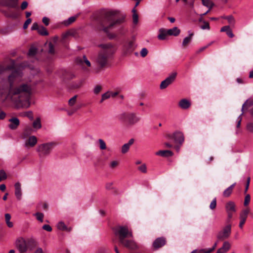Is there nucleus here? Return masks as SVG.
Here are the masks:
<instances>
[{
	"instance_id": "obj_54",
	"label": "nucleus",
	"mask_w": 253,
	"mask_h": 253,
	"mask_svg": "<svg viewBox=\"0 0 253 253\" xmlns=\"http://www.w3.org/2000/svg\"><path fill=\"white\" fill-rule=\"evenodd\" d=\"M31 19L28 18L27 19V20L25 22L24 25H23V29H26L27 28L28 25L31 23Z\"/></svg>"
},
{
	"instance_id": "obj_59",
	"label": "nucleus",
	"mask_w": 253,
	"mask_h": 253,
	"mask_svg": "<svg viewBox=\"0 0 253 253\" xmlns=\"http://www.w3.org/2000/svg\"><path fill=\"white\" fill-rule=\"evenodd\" d=\"M42 21L45 26H48L49 24V19L46 17H43Z\"/></svg>"
},
{
	"instance_id": "obj_24",
	"label": "nucleus",
	"mask_w": 253,
	"mask_h": 253,
	"mask_svg": "<svg viewBox=\"0 0 253 253\" xmlns=\"http://www.w3.org/2000/svg\"><path fill=\"white\" fill-rule=\"evenodd\" d=\"M231 245L228 242H224L221 248H219L216 253H225L230 248Z\"/></svg>"
},
{
	"instance_id": "obj_1",
	"label": "nucleus",
	"mask_w": 253,
	"mask_h": 253,
	"mask_svg": "<svg viewBox=\"0 0 253 253\" xmlns=\"http://www.w3.org/2000/svg\"><path fill=\"white\" fill-rule=\"evenodd\" d=\"M22 77V73L19 70L12 72L0 87V101L4 102L9 100L14 103H20L29 99L31 86L26 84L16 85Z\"/></svg>"
},
{
	"instance_id": "obj_56",
	"label": "nucleus",
	"mask_w": 253,
	"mask_h": 253,
	"mask_svg": "<svg viewBox=\"0 0 253 253\" xmlns=\"http://www.w3.org/2000/svg\"><path fill=\"white\" fill-rule=\"evenodd\" d=\"M37 52V49L35 47H32L29 49V54L30 55H34Z\"/></svg>"
},
{
	"instance_id": "obj_7",
	"label": "nucleus",
	"mask_w": 253,
	"mask_h": 253,
	"mask_svg": "<svg viewBox=\"0 0 253 253\" xmlns=\"http://www.w3.org/2000/svg\"><path fill=\"white\" fill-rule=\"evenodd\" d=\"M15 246L20 253H25L28 249V246L26 240L22 237L16 239Z\"/></svg>"
},
{
	"instance_id": "obj_25",
	"label": "nucleus",
	"mask_w": 253,
	"mask_h": 253,
	"mask_svg": "<svg viewBox=\"0 0 253 253\" xmlns=\"http://www.w3.org/2000/svg\"><path fill=\"white\" fill-rule=\"evenodd\" d=\"M180 33V30L177 27H174L167 30V33L169 36H177Z\"/></svg>"
},
{
	"instance_id": "obj_44",
	"label": "nucleus",
	"mask_w": 253,
	"mask_h": 253,
	"mask_svg": "<svg viewBox=\"0 0 253 253\" xmlns=\"http://www.w3.org/2000/svg\"><path fill=\"white\" fill-rule=\"evenodd\" d=\"M7 178L6 174L3 170H0V182Z\"/></svg>"
},
{
	"instance_id": "obj_61",
	"label": "nucleus",
	"mask_w": 253,
	"mask_h": 253,
	"mask_svg": "<svg viewBox=\"0 0 253 253\" xmlns=\"http://www.w3.org/2000/svg\"><path fill=\"white\" fill-rule=\"evenodd\" d=\"M28 2L26 1H23L22 4H21V8L22 10H24L25 9H26L28 6Z\"/></svg>"
},
{
	"instance_id": "obj_13",
	"label": "nucleus",
	"mask_w": 253,
	"mask_h": 253,
	"mask_svg": "<svg viewBox=\"0 0 253 253\" xmlns=\"http://www.w3.org/2000/svg\"><path fill=\"white\" fill-rule=\"evenodd\" d=\"M231 234V226L227 225L222 230L219 232L217 238L219 240H223L227 238Z\"/></svg>"
},
{
	"instance_id": "obj_48",
	"label": "nucleus",
	"mask_w": 253,
	"mask_h": 253,
	"mask_svg": "<svg viewBox=\"0 0 253 253\" xmlns=\"http://www.w3.org/2000/svg\"><path fill=\"white\" fill-rule=\"evenodd\" d=\"M212 42L209 43L208 44H207V45L206 46H204L203 47H202L201 48H200L197 51H196V53L197 54H199V53H200L201 52H202L204 50H205L206 48H207L209 46H210L211 44H212Z\"/></svg>"
},
{
	"instance_id": "obj_63",
	"label": "nucleus",
	"mask_w": 253,
	"mask_h": 253,
	"mask_svg": "<svg viewBox=\"0 0 253 253\" xmlns=\"http://www.w3.org/2000/svg\"><path fill=\"white\" fill-rule=\"evenodd\" d=\"M237 82L239 84H243L244 83V81L243 79L241 78H238L236 79Z\"/></svg>"
},
{
	"instance_id": "obj_58",
	"label": "nucleus",
	"mask_w": 253,
	"mask_h": 253,
	"mask_svg": "<svg viewBox=\"0 0 253 253\" xmlns=\"http://www.w3.org/2000/svg\"><path fill=\"white\" fill-rule=\"evenodd\" d=\"M42 229L46 231H47L48 232H50L52 231L51 227L50 225H47V224H45V225H43Z\"/></svg>"
},
{
	"instance_id": "obj_17",
	"label": "nucleus",
	"mask_w": 253,
	"mask_h": 253,
	"mask_svg": "<svg viewBox=\"0 0 253 253\" xmlns=\"http://www.w3.org/2000/svg\"><path fill=\"white\" fill-rule=\"evenodd\" d=\"M37 142L38 140L35 136H31L26 141L25 146L26 147H33L36 145Z\"/></svg>"
},
{
	"instance_id": "obj_37",
	"label": "nucleus",
	"mask_w": 253,
	"mask_h": 253,
	"mask_svg": "<svg viewBox=\"0 0 253 253\" xmlns=\"http://www.w3.org/2000/svg\"><path fill=\"white\" fill-rule=\"evenodd\" d=\"M203 4L210 8H211L213 6V3L210 0H202Z\"/></svg>"
},
{
	"instance_id": "obj_19",
	"label": "nucleus",
	"mask_w": 253,
	"mask_h": 253,
	"mask_svg": "<svg viewBox=\"0 0 253 253\" xmlns=\"http://www.w3.org/2000/svg\"><path fill=\"white\" fill-rule=\"evenodd\" d=\"M191 105V102L187 99H182L178 103L179 107L184 110L188 109Z\"/></svg>"
},
{
	"instance_id": "obj_12",
	"label": "nucleus",
	"mask_w": 253,
	"mask_h": 253,
	"mask_svg": "<svg viewBox=\"0 0 253 253\" xmlns=\"http://www.w3.org/2000/svg\"><path fill=\"white\" fill-rule=\"evenodd\" d=\"M125 247L131 250H136L139 249V246L133 240L125 239L120 242Z\"/></svg>"
},
{
	"instance_id": "obj_50",
	"label": "nucleus",
	"mask_w": 253,
	"mask_h": 253,
	"mask_svg": "<svg viewBox=\"0 0 253 253\" xmlns=\"http://www.w3.org/2000/svg\"><path fill=\"white\" fill-rule=\"evenodd\" d=\"M48 52L51 54L54 53V46L51 42L48 44Z\"/></svg>"
},
{
	"instance_id": "obj_53",
	"label": "nucleus",
	"mask_w": 253,
	"mask_h": 253,
	"mask_svg": "<svg viewBox=\"0 0 253 253\" xmlns=\"http://www.w3.org/2000/svg\"><path fill=\"white\" fill-rule=\"evenodd\" d=\"M148 54V50L146 48H143L140 51V55L142 57H145Z\"/></svg>"
},
{
	"instance_id": "obj_36",
	"label": "nucleus",
	"mask_w": 253,
	"mask_h": 253,
	"mask_svg": "<svg viewBox=\"0 0 253 253\" xmlns=\"http://www.w3.org/2000/svg\"><path fill=\"white\" fill-rule=\"evenodd\" d=\"M134 42L133 41H129L125 45V48L127 51H130L133 50L134 47Z\"/></svg>"
},
{
	"instance_id": "obj_27",
	"label": "nucleus",
	"mask_w": 253,
	"mask_h": 253,
	"mask_svg": "<svg viewBox=\"0 0 253 253\" xmlns=\"http://www.w3.org/2000/svg\"><path fill=\"white\" fill-rule=\"evenodd\" d=\"M18 0H4V5L6 6L15 8L17 6Z\"/></svg>"
},
{
	"instance_id": "obj_6",
	"label": "nucleus",
	"mask_w": 253,
	"mask_h": 253,
	"mask_svg": "<svg viewBox=\"0 0 253 253\" xmlns=\"http://www.w3.org/2000/svg\"><path fill=\"white\" fill-rule=\"evenodd\" d=\"M54 146V143H46L40 145L37 148L39 156L43 157L49 155Z\"/></svg>"
},
{
	"instance_id": "obj_23",
	"label": "nucleus",
	"mask_w": 253,
	"mask_h": 253,
	"mask_svg": "<svg viewBox=\"0 0 253 253\" xmlns=\"http://www.w3.org/2000/svg\"><path fill=\"white\" fill-rule=\"evenodd\" d=\"M15 195L18 200H20L22 196V192L21 188V184L19 182H16L15 185Z\"/></svg>"
},
{
	"instance_id": "obj_11",
	"label": "nucleus",
	"mask_w": 253,
	"mask_h": 253,
	"mask_svg": "<svg viewBox=\"0 0 253 253\" xmlns=\"http://www.w3.org/2000/svg\"><path fill=\"white\" fill-rule=\"evenodd\" d=\"M176 76V73H172L169 76L167 77L165 80L163 81L160 85L161 89L167 88L169 85L171 84L175 80Z\"/></svg>"
},
{
	"instance_id": "obj_47",
	"label": "nucleus",
	"mask_w": 253,
	"mask_h": 253,
	"mask_svg": "<svg viewBox=\"0 0 253 253\" xmlns=\"http://www.w3.org/2000/svg\"><path fill=\"white\" fill-rule=\"evenodd\" d=\"M32 129L31 127H27L24 132L23 133V138H25L26 136H28V133H30L32 131Z\"/></svg>"
},
{
	"instance_id": "obj_38",
	"label": "nucleus",
	"mask_w": 253,
	"mask_h": 253,
	"mask_svg": "<svg viewBox=\"0 0 253 253\" xmlns=\"http://www.w3.org/2000/svg\"><path fill=\"white\" fill-rule=\"evenodd\" d=\"M111 92L108 91L102 95V98L100 102H103L105 100L111 97Z\"/></svg>"
},
{
	"instance_id": "obj_43",
	"label": "nucleus",
	"mask_w": 253,
	"mask_h": 253,
	"mask_svg": "<svg viewBox=\"0 0 253 253\" xmlns=\"http://www.w3.org/2000/svg\"><path fill=\"white\" fill-rule=\"evenodd\" d=\"M101 89H102V87L101 85H95L94 88V89H93V92L94 94H97L101 91Z\"/></svg>"
},
{
	"instance_id": "obj_22",
	"label": "nucleus",
	"mask_w": 253,
	"mask_h": 253,
	"mask_svg": "<svg viewBox=\"0 0 253 253\" xmlns=\"http://www.w3.org/2000/svg\"><path fill=\"white\" fill-rule=\"evenodd\" d=\"M10 124L9 125V127L11 129H16L19 125V120L17 118H12L9 119Z\"/></svg>"
},
{
	"instance_id": "obj_64",
	"label": "nucleus",
	"mask_w": 253,
	"mask_h": 253,
	"mask_svg": "<svg viewBox=\"0 0 253 253\" xmlns=\"http://www.w3.org/2000/svg\"><path fill=\"white\" fill-rule=\"evenodd\" d=\"M6 116V114L3 112V111H1L0 112V119L1 120H3L5 118Z\"/></svg>"
},
{
	"instance_id": "obj_15",
	"label": "nucleus",
	"mask_w": 253,
	"mask_h": 253,
	"mask_svg": "<svg viewBox=\"0 0 253 253\" xmlns=\"http://www.w3.org/2000/svg\"><path fill=\"white\" fill-rule=\"evenodd\" d=\"M166 244V240L164 237L157 238L153 243V247L155 250H157L163 247Z\"/></svg>"
},
{
	"instance_id": "obj_30",
	"label": "nucleus",
	"mask_w": 253,
	"mask_h": 253,
	"mask_svg": "<svg viewBox=\"0 0 253 253\" xmlns=\"http://www.w3.org/2000/svg\"><path fill=\"white\" fill-rule=\"evenodd\" d=\"M33 126L36 129H39L42 127L41 119L40 118H37L33 123Z\"/></svg>"
},
{
	"instance_id": "obj_9",
	"label": "nucleus",
	"mask_w": 253,
	"mask_h": 253,
	"mask_svg": "<svg viewBox=\"0 0 253 253\" xmlns=\"http://www.w3.org/2000/svg\"><path fill=\"white\" fill-rule=\"evenodd\" d=\"M76 63L80 66L84 71H88V68L91 66V63L87 59L85 55L82 57H78L75 60Z\"/></svg>"
},
{
	"instance_id": "obj_34",
	"label": "nucleus",
	"mask_w": 253,
	"mask_h": 253,
	"mask_svg": "<svg viewBox=\"0 0 253 253\" xmlns=\"http://www.w3.org/2000/svg\"><path fill=\"white\" fill-rule=\"evenodd\" d=\"M38 32L39 34L42 36H47L48 32L46 30V28L43 26H40L39 29L38 30Z\"/></svg>"
},
{
	"instance_id": "obj_33",
	"label": "nucleus",
	"mask_w": 253,
	"mask_h": 253,
	"mask_svg": "<svg viewBox=\"0 0 253 253\" xmlns=\"http://www.w3.org/2000/svg\"><path fill=\"white\" fill-rule=\"evenodd\" d=\"M77 18V16H72L69 17L67 20H65L63 22V24L66 26H69L75 21Z\"/></svg>"
},
{
	"instance_id": "obj_10",
	"label": "nucleus",
	"mask_w": 253,
	"mask_h": 253,
	"mask_svg": "<svg viewBox=\"0 0 253 253\" xmlns=\"http://www.w3.org/2000/svg\"><path fill=\"white\" fill-rule=\"evenodd\" d=\"M253 105V98L249 99L247 100L243 105L242 107V113L237 118V127H239L241 125V123L242 121V117L241 116L244 113V110H247L249 109Z\"/></svg>"
},
{
	"instance_id": "obj_45",
	"label": "nucleus",
	"mask_w": 253,
	"mask_h": 253,
	"mask_svg": "<svg viewBox=\"0 0 253 253\" xmlns=\"http://www.w3.org/2000/svg\"><path fill=\"white\" fill-rule=\"evenodd\" d=\"M133 11H134V13L132 16L133 22L134 24H136L138 21V17L137 14L135 12V10L133 9Z\"/></svg>"
},
{
	"instance_id": "obj_4",
	"label": "nucleus",
	"mask_w": 253,
	"mask_h": 253,
	"mask_svg": "<svg viewBox=\"0 0 253 253\" xmlns=\"http://www.w3.org/2000/svg\"><path fill=\"white\" fill-rule=\"evenodd\" d=\"M116 234L118 236L120 242L126 238H133L132 232L126 226H119L116 229Z\"/></svg>"
},
{
	"instance_id": "obj_5",
	"label": "nucleus",
	"mask_w": 253,
	"mask_h": 253,
	"mask_svg": "<svg viewBox=\"0 0 253 253\" xmlns=\"http://www.w3.org/2000/svg\"><path fill=\"white\" fill-rule=\"evenodd\" d=\"M120 119L126 122L128 126H133L139 122L140 118L134 113H124L120 116Z\"/></svg>"
},
{
	"instance_id": "obj_18",
	"label": "nucleus",
	"mask_w": 253,
	"mask_h": 253,
	"mask_svg": "<svg viewBox=\"0 0 253 253\" xmlns=\"http://www.w3.org/2000/svg\"><path fill=\"white\" fill-rule=\"evenodd\" d=\"M188 36L184 38L182 42V46L184 48L187 47L189 44L191 42L194 36L193 33L188 32Z\"/></svg>"
},
{
	"instance_id": "obj_39",
	"label": "nucleus",
	"mask_w": 253,
	"mask_h": 253,
	"mask_svg": "<svg viewBox=\"0 0 253 253\" xmlns=\"http://www.w3.org/2000/svg\"><path fill=\"white\" fill-rule=\"evenodd\" d=\"M98 141L99 144V148L101 150H105L106 149V145L105 141L102 139H99Z\"/></svg>"
},
{
	"instance_id": "obj_21",
	"label": "nucleus",
	"mask_w": 253,
	"mask_h": 253,
	"mask_svg": "<svg viewBox=\"0 0 253 253\" xmlns=\"http://www.w3.org/2000/svg\"><path fill=\"white\" fill-rule=\"evenodd\" d=\"M248 213H249L248 210H244L240 214V222L239 223V227L241 228H242L243 227V225L245 223V221L247 219Z\"/></svg>"
},
{
	"instance_id": "obj_29",
	"label": "nucleus",
	"mask_w": 253,
	"mask_h": 253,
	"mask_svg": "<svg viewBox=\"0 0 253 253\" xmlns=\"http://www.w3.org/2000/svg\"><path fill=\"white\" fill-rule=\"evenodd\" d=\"M235 185V183H234L232 185H231L230 186L228 187L227 189H226L223 193V196L225 197H229L232 193V192L233 191V189Z\"/></svg>"
},
{
	"instance_id": "obj_62",
	"label": "nucleus",
	"mask_w": 253,
	"mask_h": 253,
	"mask_svg": "<svg viewBox=\"0 0 253 253\" xmlns=\"http://www.w3.org/2000/svg\"><path fill=\"white\" fill-rule=\"evenodd\" d=\"M226 34L228 35V36L230 38H233L234 36V35L233 34L232 31L231 30H229Z\"/></svg>"
},
{
	"instance_id": "obj_31",
	"label": "nucleus",
	"mask_w": 253,
	"mask_h": 253,
	"mask_svg": "<svg viewBox=\"0 0 253 253\" xmlns=\"http://www.w3.org/2000/svg\"><path fill=\"white\" fill-rule=\"evenodd\" d=\"M246 128L248 132L253 133V120L247 122Z\"/></svg>"
},
{
	"instance_id": "obj_60",
	"label": "nucleus",
	"mask_w": 253,
	"mask_h": 253,
	"mask_svg": "<svg viewBox=\"0 0 253 253\" xmlns=\"http://www.w3.org/2000/svg\"><path fill=\"white\" fill-rule=\"evenodd\" d=\"M40 26L38 23H34L32 27H31V29L32 30H38V29H39L40 28Z\"/></svg>"
},
{
	"instance_id": "obj_51",
	"label": "nucleus",
	"mask_w": 253,
	"mask_h": 253,
	"mask_svg": "<svg viewBox=\"0 0 253 253\" xmlns=\"http://www.w3.org/2000/svg\"><path fill=\"white\" fill-rule=\"evenodd\" d=\"M250 200H251V197H250V195L247 194L245 197V201H244V205L245 206L249 205Z\"/></svg>"
},
{
	"instance_id": "obj_8",
	"label": "nucleus",
	"mask_w": 253,
	"mask_h": 253,
	"mask_svg": "<svg viewBox=\"0 0 253 253\" xmlns=\"http://www.w3.org/2000/svg\"><path fill=\"white\" fill-rule=\"evenodd\" d=\"M111 59L112 58L98 51L96 58V62L100 68H103L108 66L109 60Z\"/></svg>"
},
{
	"instance_id": "obj_14",
	"label": "nucleus",
	"mask_w": 253,
	"mask_h": 253,
	"mask_svg": "<svg viewBox=\"0 0 253 253\" xmlns=\"http://www.w3.org/2000/svg\"><path fill=\"white\" fill-rule=\"evenodd\" d=\"M226 211L228 214V218L229 221L232 217L233 214L236 211L235 204L232 201L227 202L225 205Z\"/></svg>"
},
{
	"instance_id": "obj_26",
	"label": "nucleus",
	"mask_w": 253,
	"mask_h": 253,
	"mask_svg": "<svg viewBox=\"0 0 253 253\" xmlns=\"http://www.w3.org/2000/svg\"><path fill=\"white\" fill-rule=\"evenodd\" d=\"M57 227L58 229L60 230L66 231L67 232H70L72 230V227H67L65 223L62 221H60L58 223V224H57Z\"/></svg>"
},
{
	"instance_id": "obj_55",
	"label": "nucleus",
	"mask_w": 253,
	"mask_h": 253,
	"mask_svg": "<svg viewBox=\"0 0 253 253\" xmlns=\"http://www.w3.org/2000/svg\"><path fill=\"white\" fill-rule=\"evenodd\" d=\"M230 30H231V29L229 26H225L222 27L221 28L220 32H225L227 33Z\"/></svg>"
},
{
	"instance_id": "obj_20",
	"label": "nucleus",
	"mask_w": 253,
	"mask_h": 253,
	"mask_svg": "<svg viewBox=\"0 0 253 253\" xmlns=\"http://www.w3.org/2000/svg\"><path fill=\"white\" fill-rule=\"evenodd\" d=\"M134 139L131 138L129 140V141L127 143L124 144L122 146V149H121L122 153H123V154L126 153L128 151L131 145H132L133 144V143H134Z\"/></svg>"
},
{
	"instance_id": "obj_42",
	"label": "nucleus",
	"mask_w": 253,
	"mask_h": 253,
	"mask_svg": "<svg viewBox=\"0 0 253 253\" xmlns=\"http://www.w3.org/2000/svg\"><path fill=\"white\" fill-rule=\"evenodd\" d=\"M35 215L36 216L37 219L41 221V222H43V218L44 215L41 212H37L35 213Z\"/></svg>"
},
{
	"instance_id": "obj_46",
	"label": "nucleus",
	"mask_w": 253,
	"mask_h": 253,
	"mask_svg": "<svg viewBox=\"0 0 253 253\" xmlns=\"http://www.w3.org/2000/svg\"><path fill=\"white\" fill-rule=\"evenodd\" d=\"M201 28L203 30H209L210 25L208 22L204 21L203 24L201 26Z\"/></svg>"
},
{
	"instance_id": "obj_57",
	"label": "nucleus",
	"mask_w": 253,
	"mask_h": 253,
	"mask_svg": "<svg viewBox=\"0 0 253 253\" xmlns=\"http://www.w3.org/2000/svg\"><path fill=\"white\" fill-rule=\"evenodd\" d=\"M118 162L116 161H112L110 164V167L112 169H114L118 165Z\"/></svg>"
},
{
	"instance_id": "obj_52",
	"label": "nucleus",
	"mask_w": 253,
	"mask_h": 253,
	"mask_svg": "<svg viewBox=\"0 0 253 253\" xmlns=\"http://www.w3.org/2000/svg\"><path fill=\"white\" fill-rule=\"evenodd\" d=\"M138 169L142 172L146 173L147 172V168L145 165L143 164L138 167Z\"/></svg>"
},
{
	"instance_id": "obj_2",
	"label": "nucleus",
	"mask_w": 253,
	"mask_h": 253,
	"mask_svg": "<svg viewBox=\"0 0 253 253\" xmlns=\"http://www.w3.org/2000/svg\"><path fill=\"white\" fill-rule=\"evenodd\" d=\"M117 11H111L106 13L105 17L102 21L103 30L106 32L117 25H119L124 22L125 16L118 17Z\"/></svg>"
},
{
	"instance_id": "obj_40",
	"label": "nucleus",
	"mask_w": 253,
	"mask_h": 253,
	"mask_svg": "<svg viewBox=\"0 0 253 253\" xmlns=\"http://www.w3.org/2000/svg\"><path fill=\"white\" fill-rule=\"evenodd\" d=\"M225 19H226L228 22V23L234 26L235 23V20L234 17L232 15H230L226 17Z\"/></svg>"
},
{
	"instance_id": "obj_32",
	"label": "nucleus",
	"mask_w": 253,
	"mask_h": 253,
	"mask_svg": "<svg viewBox=\"0 0 253 253\" xmlns=\"http://www.w3.org/2000/svg\"><path fill=\"white\" fill-rule=\"evenodd\" d=\"M5 219L7 226L9 228L12 227L13 226V223L10 221L11 219L10 214L9 213L5 214Z\"/></svg>"
},
{
	"instance_id": "obj_3",
	"label": "nucleus",
	"mask_w": 253,
	"mask_h": 253,
	"mask_svg": "<svg viewBox=\"0 0 253 253\" xmlns=\"http://www.w3.org/2000/svg\"><path fill=\"white\" fill-rule=\"evenodd\" d=\"M97 46L100 48L99 51L112 59L117 49L116 45L111 42L101 43Z\"/></svg>"
},
{
	"instance_id": "obj_16",
	"label": "nucleus",
	"mask_w": 253,
	"mask_h": 253,
	"mask_svg": "<svg viewBox=\"0 0 253 253\" xmlns=\"http://www.w3.org/2000/svg\"><path fill=\"white\" fill-rule=\"evenodd\" d=\"M172 138L174 140L175 143H179L180 144H181L184 140L183 133L179 131L174 133Z\"/></svg>"
},
{
	"instance_id": "obj_28",
	"label": "nucleus",
	"mask_w": 253,
	"mask_h": 253,
	"mask_svg": "<svg viewBox=\"0 0 253 253\" xmlns=\"http://www.w3.org/2000/svg\"><path fill=\"white\" fill-rule=\"evenodd\" d=\"M156 155L162 157L172 156L173 153L169 150H160L156 153Z\"/></svg>"
},
{
	"instance_id": "obj_35",
	"label": "nucleus",
	"mask_w": 253,
	"mask_h": 253,
	"mask_svg": "<svg viewBox=\"0 0 253 253\" xmlns=\"http://www.w3.org/2000/svg\"><path fill=\"white\" fill-rule=\"evenodd\" d=\"M168 35V33H167V30H160V33L158 35V37L159 40H163L166 39V37Z\"/></svg>"
},
{
	"instance_id": "obj_41",
	"label": "nucleus",
	"mask_w": 253,
	"mask_h": 253,
	"mask_svg": "<svg viewBox=\"0 0 253 253\" xmlns=\"http://www.w3.org/2000/svg\"><path fill=\"white\" fill-rule=\"evenodd\" d=\"M77 95H75L68 101V104L70 106H73L76 102Z\"/></svg>"
},
{
	"instance_id": "obj_49",
	"label": "nucleus",
	"mask_w": 253,
	"mask_h": 253,
	"mask_svg": "<svg viewBox=\"0 0 253 253\" xmlns=\"http://www.w3.org/2000/svg\"><path fill=\"white\" fill-rule=\"evenodd\" d=\"M216 199L215 198L211 202L210 208L211 210H213L216 208Z\"/></svg>"
}]
</instances>
